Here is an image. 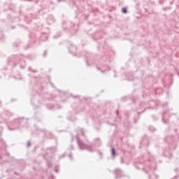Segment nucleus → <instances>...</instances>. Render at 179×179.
Wrapping results in <instances>:
<instances>
[{
    "label": "nucleus",
    "mask_w": 179,
    "mask_h": 179,
    "mask_svg": "<svg viewBox=\"0 0 179 179\" xmlns=\"http://www.w3.org/2000/svg\"><path fill=\"white\" fill-rule=\"evenodd\" d=\"M84 135H85V131H83V129H80L77 136L75 137L80 150H87L88 152H96L97 148L100 147V145H101V142L100 141V139L99 138L95 139L94 143L93 144H86L83 143L82 140H80V138H83Z\"/></svg>",
    "instance_id": "obj_1"
},
{
    "label": "nucleus",
    "mask_w": 179,
    "mask_h": 179,
    "mask_svg": "<svg viewBox=\"0 0 179 179\" xmlns=\"http://www.w3.org/2000/svg\"><path fill=\"white\" fill-rule=\"evenodd\" d=\"M113 173L116 175L115 178H121L122 176H124V173L120 169H115L113 171Z\"/></svg>",
    "instance_id": "obj_2"
},
{
    "label": "nucleus",
    "mask_w": 179,
    "mask_h": 179,
    "mask_svg": "<svg viewBox=\"0 0 179 179\" xmlns=\"http://www.w3.org/2000/svg\"><path fill=\"white\" fill-rule=\"evenodd\" d=\"M112 157H115V149L112 148L110 150Z\"/></svg>",
    "instance_id": "obj_3"
},
{
    "label": "nucleus",
    "mask_w": 179,
    "mask_h": 179,
    "mask_svg": "<svg viewBox=\"0 0 179 179\" xmlns=\"http://www.w3.org/2000/svg\"><path fill=\"white\" fill-rule=\"evenodd\" d=\"M149 130H150L151 132H153L154 131H156V129H155L153 126H150V127H149Z\"/></svg>",
    "instance_id": "obj_4"
},
{
    "label": "nucleus",
    "mask_w": 179,
    "mask_h": 179,
    "mask_svg": "<svg viewBox=\"0 0 179 179\" xmlns=\"http://www.w3.org/2000/svg\"><path fill=\"white\" fill-rule=\"evenodd\" d=\"M98 155H99L101 159L103 157V153H101V152H100L99 150L97 151Z\"/></svg>",
    "instance_id": "obj_5"
},
{
    "label": "nucleus",
    "mask_w": 179,
    "mask_h": 179,
    "mask_svg": "<svg viewBox=\"0 0 179 179\" xmlns=\"http://www.w3.org/2000/svg\"><path fill=\"white\" fill-rule=\"evenodd\" d=\"M122 13H127V8H123L122 9Z\"/></svg>",
    "instance_id": "obj_6"
},
{
    "label": "nucleus",
    "mask_w": 179,
    "mask_h": 179,
    "mask_svg": "<svg viewBox=\"0 0 179 179\" xmlns=\"http://www.w3.org/2000/svg\"><path fill=\"white\" fill-rule=\"evenodd\" d=\"M164 156H165L166 157H171V155H170L168 156L167 152H165L164 153Z\"/></svg>",
    "instance_id": "obj_7"
},
{
    "label": "nucleus",
    "mask_w": 179,
    "mask_h": 179,
    "mask_svg": "<svg viewBox=\"0 0 179 179\" xmlns=\"http://www.w3.org/2000/svg\"><path fill=\"white\" fill-rule=\"evenodd\" d=\"M73 49L76 50V46H73V47L71 48V50H73Z\"/></svg>",
    "instance_id": "obj_8"
},
{
    "label": "nucleus",
    "mask_w": 179,
    "mask_h": 179,
    "mask_svg": "<svg viewBox=\"0 0 179 179\" xmlns=\"http://www.w3.org/2000/svg\"><path fill=\"white\" fill-rule=\"evenodd\" d=\"M55 171L56 173H58V171H59L58 168L56 167V168L55 169Z\"/></svg>",
    "instance_id": "obj_9"
},
{
    "label": "nucleus",
    "mask_w": 179,
    "mask_h": 179,
    "mask_svg": "<svg viewBox=\"0 0 179 179\" xmlns=\"http://www.w3.org/2000/svg\"><path fill=\"white\" fill-rule=\"evenodd\" d=\"M52 150V153H54V152H55V148H51Z\"/></svg>",
    "instance_id": "obj_10"
},
{
    "label": "nucleus",
    "mask_w": 179,
    "mask_h": 179,
    "mask_svg": "<svg viewBox=\"0 0 179 179\" xmlns=\"http://www.w3.org/2000/svg\"><path fill=\"white\" fill-rule=\"evenodd\" d=\"M50 110H54V106H52L51 107H49Z\"/></svg>",
    "instance_id": "obj_11"
},
{
    "label": "nucleus",
    "mask_w": 179,
    "mask_h": 179,
    "mask_svg": "<svg viewBox=\"0 0 179 179\" xmlns=\"http://www.w3.org/2000/svg\"><path fill=\"white\" fill-rule=\"evenodd\" d=\"M30 147V142H27V148H29Z\"/></svg>",
    "instance_id": "obj_12"
},
{
    "label": "nucleus",
    "mask_w": 179,
    "mask_h": 179,
    "mask_svg": "<svg viewBox=\"0 0 179 179\" xmlns=\"http://www.w3.org/2000/svg\"><path fill=\"white\" fill-rule=\"evenodd\" d=\"M69 159H70L71 160H72V155H69Z\"/></svg>",
    "instance_id": "obj_13"
},
{
    "label": "nucleus",
    "mask_w": 179,
    "mask_h": 179,
    "mask_svg": "<svg viewBox=\"0 0 179 179\" xmlns=\"http://www.w3.org/2000/svg\"><path fill=\"white\" fill-rule=\"evenodd\" d=\"M69 149H71V150H72V149H73V146H70V148Z\"/></svg>",
    "instance_id": "obj_14"
},
{
    "label": "nucleus",
    "mask_w": 179,
    "mask_h": 179,
    "mask_svg": "<svg viewBox=\"0 0 179 179\" xmlns=\"http://www.w3.org/2000/svg\"><path fill=\"white\" fill-rule=\"evenodd\" d=\"M29 71H33V69H31V67H29Z\"/></svg>",
    "instance_id": "obj_15"
},
{
    "label": "nucleus",
    "mask_w": 179,
    "mask_h": 179,
    "mask_svg": "<svg viewBox=\"0 0 179 179\" xmlns=\"http://www.w3.org/2000/svg\"><path fill=\"white\" fill-rule=\"evenodd\" d=\"M50 179H54V176H52Z\"/></svg>",
    "instance_id": "obj_16"
},
{
    "label": "nucleus",
    "mask_w": 179,
    "mask_h": 179,
    "mask_svg": "<svg viewBox=\"0 0 179 179\" xmlns=\"http://www.w3.org/2000/svg\"><path fill=\"white\" fill-rule=\"evenodd\" d=\"M86 62H87V65H89V61H86Z\"/></svg>",
    "instance_id": "obj_17"
},
{
    "label": "nucleus",
    "mask_w": 179,
    "mask_h": 179,
    "mask_svg": "<svg viewBox=\"0 0 179 179\" xmlns=\"http://www.w3.org/2000/svg\"><path fill=\"white\" fill-rule=\"evenodd\" d=\"M148 178H149V179H152V176H148Z\"/></svg>",
    "instance_id": "obj_18"
},
{
    "label": "nucleus",
    "mask_w": 179,
    "mask_h": 179,
    "mask_svg": "<svg viewBox=\"0 0 179 179\" xmlns=\"http://www.w3.org/2000/svg\"><path fill=\"white\" fill-rule=\"evenodd\" d=\"M55 108H59V107L58 106H56Z\"/></svg>",
    "instance_id": "obj_19"
},
{
    "label": "nucleus",
    "mask_w": 179,
    "mask_h": 179,
    "mask_svg": "<svg viewBox=\"0 0 179 179\" xmlns=\"http://www.w3.org/2000/svg\"><path fill=\"white\" fill-rule=\"evenodd\" d=\"M153 177H156V178H157V176L156 175H153Z\"/></svg>",
    "instance_id": "obj_20"
},
{
    "label": "nucleus",
    "mask_w": 179,
    "mask_h": 179,
    "mask_svg": "<svg viewBox=\"0 0 179 179\" xmlns=\"http://www.w3.org/2000/svg\"><path fill=\"white\" fill-rule=\"evenodd\" d=\"M155 168L152 167V168H151V170H155Z\"/></svg>",
    "instance_id": "obj_21"
},
{
    "label": "nucleus",
    "mask_w": 179,
    "mask_h": 179,
    "mask_svg": "<svg viewBox=\"0 0 179 179\" xmlns=\"http://www.w3.org/2000/svg\"><path fill=\"white\" fill-rule=\"evenodd\" d=\"M8 129L10 130V131H12L13 129H10V128H8Z\"/></svg>",
    "instance_id": "obj_22"
},
{
    "label": "nucleus",
    "mask_w": 179,
    "mask_h": 179,
    "mask_svg": "<svg viewBox=\"0 0 179 179\" xmlns=\"http://www.w3.org/2000/svg\"><path fill=\"white\" fill-rule=\"evenodd\" d=\"M34 73H35L36 72V71H32Z\"/></svg>",
    "instance_id": "obj_23"
},
{
    "label": "nucleus",
    "mask_w": 179,
    "mask_h": 179,
    "mask_svg": "<svg viewBox=\"0 0 179 179\" xmlns=\"http://www.w3.org/2000/svg\"><path fill=\"white\" fill-rule=\"evenodd\" d=\"M63 94H65V92H63Z\"/></svg>",
    "instance_id": "obj_24"
},
{
    "label": "nucleus",
    "mask_w": 179,
    "mask_h": 179,
    "mask_svg": "<svg viewBox=\"0 0 179 179\" xmlns=\"http://www.w3.org/2000/svg\"><path fill=\"white\" fill-rule=\"evenodd\" d=\"M58 1V2H59V0H57Z\"/></svg>",
    "instance_id": "obj_25"
},
{
    "label": "nucleus",
    "mask_w": 179,
    "mask_h": 179,
    "mask_svg": "<svg viewBox=\"0 0 179 179\" xmlns=\"http://www.w3.org/2000/svg\"><path fill=\"white\" fill-rule=\"evenodd\" d=\"M101 72H104L103 71H101Z\"/></svg>",
    "instance_id": "obj_26"
}]
</instances>
